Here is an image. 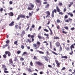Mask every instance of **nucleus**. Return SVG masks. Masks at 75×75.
I'll use <instances>...</instances> for the list:
<instances>
[{
	"label": "nucleus",
	"instance_id": "15",
	"mask_svg": "<svg viewBox=\"0 0 75 75\" xmlns=\"http://www.w3.org/2000/svg\"><path fill=\"white\" fill-rule=\"evenodd\" d=\"M36 1L37 3H39L40 4H41V1L40 0H36Z\"/></svg>",
	"mask_w": 75,
	"mask_h": 75
},
{
	"label": "nucleus",
	"instance_id": "27",
	"mask_svg": "<svg viewBox=\"0 0 75 75\" xmlns=\"http://www.w3.org/2000/svg\"><path fill=\"white\" fill-rule=\"evenodd\" d=\"M73 4V2H71L69 4V7H70L71 6V5H72Z\"/></svg>",
	"mask_w": 75,
	"mask_h": 75
},
{
	"label": "nucleus",
	"instance_id": "63",
	"mask_svg": "<svg viewBox=\"0 0 75 75\" xmlns=\"http://www.w3.org/2000/svg\"><path fill=\"white\" fill-rule=\"evenodd\" d=\"M48 67L49 68H52V66L50 65H48Z\"/></svg>",
	"mask_w": 75,
	"mask_h": 75
},
{
	"label": "nucleus",
	"instance_id": "30",
	"mask_svg": "<svg viewBox=\"0 0 75 75\" xmlns=\"http://www.w3.org/2000/svg\"><path fill=\"white\" fill-rule=\"evenodd\" d=\"M44 30L45 31H46V32H47V33H48V32L49 31V30H48L46 29H44Z\"/></svg>",
	"mask_w": 75,
	"mask_h": 75
},
{
	"label": "nucleus",
	"instance_id": "23",
	"mask_svg": "<svg viewBox=\"0 0 75 75\" xmlns=\"http://www.w3.org/2000/svg\"><path fill=\"white\" fill-rule=\"evenodd\" d=\"M27 54V52H24L22 54V56H23L24 55H25V54Z\"/></svg>",
	"mask_w": 75,
	"mask_h": 75
},
{
	"label": "nucleus",
	"instance_id": "51",
	"mask_svg": "<svg viewBox=\"0 0 75 75\" xmlns=\"http://www.w3.org/2000/svg\"><path fill=\"white\" fill-rule=\"evenodd\" d=\"M30 38H34V35H30Z\"/></svg>",
	"mask_w": 75,
	"mask_h": 75
},
{
	"label": "nucleus",
	"instance_id": "20",
	"mask_svg": "<svg viewBox=\"0 0 75 75\" xmlns=\"http://www.w3.org/2000/svg\"><path fill=\"white\" fill-rule=\"evenodd\" d=\"M52 13H54H54H57V10L55 9H54L52 11Z\"/></svg>",
	"mask_w": 75,
	"mask_h": 75
},
{
	"label": "nucleus",
	"instance_id": "25",
	"mask_svg": "<svg viewBox=\"0 0 75 75\" xmlns=\"http://www.w3.org/2000/svg\"><path fill=\"white\" fill-rule=\"evenodd\" d=\"M20 60L21 61H23L24 60V59L23 57H21L20 58Z\"/></svg>",
	"mask_w": 75,
	"mask_h": 75
},
{
	"label": "nucleus",
	"instance_id": "58",
	"mask_svg": "<svg viewBox=\"0 0 75 75\" xmlns=\"http://www.w3.org/2000/svg\"><path fill=\"white\" fill-rule=\"evenodd\" d=\"M7 71V69L6 68H4V71Z\"/></svg>",
	"mask_w": 75,
	"mask_h": 75
},
{
	"label": "nucleus",
	"instance_id": "34",
	"mask_svg": "<svg viewBox=\"0 0 75 75\" xmlns=\"http://www.w3.org/2000/svg\"><path fill=\"white\" fill-rule=\"evenodd\" d=\"M64 18H65L66 19V18H68V15H65L64 16Z\"/></svg>",
	"mask_w": 75,
	"mask_h": 75
},
{
	"label": "nucleus",
	"instance_id": "21",
	"mask_svg": "<svg viewBox=\"0 0 75 75\" xmlns=\"http://www.w3.org/2000/svg\"><path fill=\"white\" fill-rule=\"evenodd\" d=\"M54 40H57V39H59V38L58 37H55V36H54Z\"/></svg>",
	"mask_w": 75,
	"mask_h": 75
},
{
	"label": "nucleus",
	"instance_id": "45",
	"mask_svg": "<svg viewBox=\"0 0 75 75\" xmlns=\"http://www.w3.org/2000/svg\"><path fill=\"white\" fill-rule=\"evenodd\" d=\"M64 28H65L66 30H68V27H64Z\"/></svg>",
	"mask_w": 75,
	"mask_h": 75
},
{
	"label": "nucleus",
	"instance_id": "61",
	"mask_svg": "<svg viewBox=\"0 0 75 75\" xmlns=\"http://www.w3.org/2000/svg\"><path fill=\"white\" fill-rule=\"evenodd\" d=\"M68 20H69V21H72V19H71L70 18H69L68 19Z\"/></svg>",
	"mask_w": 75,
	"mask_h": 75
},
{
	"label": "nucleus",
	"instance_id": "33",
	"mask_svg": "<svg viewBox=\"0 0 75 75\" xmlns=\"http://www.w3.org/2000/svg\"><path fill=\"white\" fill-rule=\"evenodd\" d=\"M66 69V68L65 67H63V68L61 69V71H62L64 70H65Z\"/></svg>",
	"mask_w": 75,
	"mask_h": 75
},
{
	"label": "nucleus",
	"instance_id": "38",
	"mask_svg": "<svg viewBox=\"0 0 75 75\" xmlns=\"http://www.w3.org/2000/svg\"><path fill=\"white\" fill-rule=\"evenodd\" d=\"M58 5H59V6H61L62 5V3L61 2H59L58 4Z\"/></svg>",
	"mask_w": 75,
	"mask_h": 75
},
{
	"label": "nucleus",
	"instance_id": "10",
	"mask_svg": "<svg viewBox=\"0 0 75 75\" xmlns=\"http://www.w3.org/2000/svg\"><path fill=\"white\" fill-rule=\"evenodd\" d=\"M55 61L57 67H59V65H60V63L58 61V60H55Z\"/></svg>",
	"mask_w": 75,
	"mask_h": 75
},
{
	"label": "nucleus",
	"instance_id": "41",
	"mask_svg": "<svg viewBox=\"0 0 75 75\" xmlns=\"http://www.w3.org/2000/svg\"><path fill=\"white\" fill-rule=\"evenodd\" d=\"M29 15L30 17H31V16H32V14H31V13H30L29 12Z\"/></svg>",
	"mask_w": 75,
	"mask_h": 75
},
{
	"label": "nucleus",
	"instance_id": "35",
	"mask_svg": "<svg viewBox=\"0 0 75 75\" xmlns=\"http://www.w3.org/2000/svg\"><path fill=\"white\" fill-rule=\"evenodd\" d=\"M47 55H50V53L48 51H47L46 52Z\"/></svg>",
	"mask_w": 75,
	"mask_h": 75
},
{
	"label": "nucleus",
	"instance_id": "1",
	"mask_svg": "<svg viewBox=\"0 0 75 75\" xmlns=\"http://www.w3.org/2000/svg\"><path fill=\"white\" fill-rule=\"evenodd\" d=\"M30 7L28 6L27 9L28 10H33V8L34 7V4H32L31 3H30Z\"/></svg>",
	"mask_w": 75,
	"mask_h": 75
},
{
	"label": "nucleus",
	"instance_id": "3",
	"mask_svg": "<svg viewBox=\"0 0 75 75\" xmlns=\"http://www.w3.org/2000/svg\"><path fill=\"white\" fill-rule=\"evenodd\" d=\"M41 45V43L39 41L37 42L36 43V44H34L33 45V46L35 47H39L40 46V45Z\"/></svg>",
	"mask_w": 75,
	"mask_h": 75
},
{
	"label": "nucleus",
	"instance_id": "42",
	"mask_svg": "<svg viewBox=\"0 0 75 75\" xmlns=\"http://www.w3.org/2000/svg\"><path fill=\"white\" fill-rule=\"evenodd\" d=\"M4 73H5V74H7V73H9V72L8 71H4Z\"/></svg>",
	"mask_w": 75,
	"mask_h": 75
},
{
	"label": "nucleus",
	"instance_id": "43",
	"mask_svg": "<svg viewBox=\"0 0 75 75\" xmlns=\"http://www.w3.org/2000/svg\"><path fill=\"white\" fill-rule=\"evenodd\" d=\"M62 33H63V34H67V32L63 30L62 31Z\"/></svg>",
	"mask_w": 75,
	"mask_h": 75
},
{
	"label": "nucleus",
	"instance_id": "39",
	"mask_svg": "<svg viewBox=\"0 0 75 75\" xmlns=\"http://www.w3.org/2000/svg\"><path fill=\"white\" fill-rule=\"evenodd\" d=\"M20 53H21V51L20 50H18L17 52V53L18 54H20Z\"/></svg>",
	"mask_w": 75,
	"mask_h": 75
},
{
	"label": "nucleus",
	"instance_id": "44",
	"mask_svg": "<svg viewBox=\"0 0 75 75\" xmlns=\"http://www.w3.org/2000/svg\"><path fill=\"white\" fill-rule=\"evenodd\" d=\"M27 40H28V41L30 43H31V41L30 40V39H28Z\"/></svg>",
	"mask_w": 75,
	"mask_h": 75
},
{
	"label": "nucleus",
	"instance_id": "53",
	"mask_svg": "<svg viewBox=\"0 0 75 75\" xmlns=\"http://www.w3.org/2000/svg\"><path fill=\"white\" fill-rule=\"evenodd\" d=\"M10 4H13V2L11 1H9Z\"/></svg>",
	"mask_w": 75,
	"mask_h": 75
},
{
	"label": "nucleus",
	"instance_id": "52",
	"mask_svg": "<svg viewBox=\"0 0 75 75\" xmlns=\"http://www.w3.org/2000/svg\"><path fill=\"white\" fill-rule=\"evenodd\" d=\"M22 66H25V64H24V62H22Z\"/></svg>",
	"mask_w": 75,
	"mask_h": 75
},
{
	"label": "nucleus",
	"instance_id": "40",
	"mask_svg": "<svg viewBox=\"0 0 75 75\" xmlns=\"http://www.w3.org/2000/svg\"><path fill=\"white\" fill-rule=\"evenodd\" d=\"M14 61H17L18 59H17V58L16 57H15L14 59Z\"/></svg>",
	"mask_w": 75,
	"mask_h": 75
},
{
	"label": "nucleus",
	"instance_id": "62",
	"mask_svg": "<svg viewBox=\"0 0 75 75\" xmlns=\"http://www.w3.org/2000/svg\"><path fill=\"white\" fill-rule=\"evenodd\" d=\"M28 71L29 72H31V69L30 68L28 69Z\"/></svg>",
	"mask_w": 75,
	"mask_h": 75
},
{
	"label": "nucleus",
	"instance_id": "60",
	"mask_svg": "<svg viewBox=\"0 0 75 75\" xmlns=\"http://www.w3.org/2000/svg\"><path fill=\"white\" fill-rule=\"evenodd\" d=\"M43 4H47V2H43Z\"/></svg>",
	"mask_w": 75,
	"mask_h": 75
},
{
	"label": "nucleus",
	"instance_id": "64",
	"mask_svg": "<svg viewBox=\"0 0 75 75\" xmlns=\"http://www.w3.org/2000/svg\"><path fill=\"white\" fill-rule=\"evenodd\" d=\"M62 47H60V49L59 50V51H62Z\"/></svg>",
	"mask_w": 75,
	"mask_h": 75
},
{
	"label": "nucleus",
	"instance_id": "16",
	"mask_svg": "<svg viewBox=\"0 0 75 75\" xmlns=\"http://www.w3.org/2000/svg\"><path fill=\"white\" fill-rule=\"evenodd\" d=\"M68 15H70L71 17H73L74 15L71 12H69L68 13H67Z\"/></svg>",
	"mask_w": 75,
	"mask_h": 75
},
{
	"label": "nucleus",
	"instance_id": "22",
	"mask_svg": "<svg viewBox=\"0 0 75 75\" xmlns=\"http://www.w3.org/2000/svg\"><path fill=\"white\" fill-rule=\"evenodd\" d=\"M51 51L52 52V53H53V54H54V55H58V54L56 53L55 52L52 51Z\"/></svg>",
	"mask_w": 75,
	"mask_h": 75
},
{
	"label": "nucleus",
	"instance_id": "8",
	"mask_svg": "<svg viewBox=\"0 0 75 75\" xmlns=\"http://www.w3.org/2000/svg\"><path fill=\"white\" fill-rule=\"evenodd\" d=\"M5 53L6 55H7L8 54V57H10L11 56V53L9 51H6L5 52Z\"/></svg>",
	"mask_w": 75,
	"mask_h": 75
},
{
	"label": "nucleus",
	"instance_id": "13",
	"mask_svg": "<svg viewBox=\"0 0 75 75\" xmlns=\"http://www.w3.org/2000/svg\"><path fill=\"white\" fill-rule=\"evenodd\" d=\"M38 38L39 39H43V40H45V38L44 37H41L40 35H38Z\"/></svg>",
	"mask_w": 75,
	"mask_h": 75
},
{
	"label": "nucleus",
	"instance_id": "50",
	"mask_svg": "<svg viewBox=\"0 0 75 75\" xmlns=\"http://www.w3.org/2000/svg\"><path fill=\"white\" fill-rule=\"evenodd\" d=\"M18 25H16L15 26V27L16 29H17L18 28Z\"/></svg>",
	"mask_w": 75,
	"mask_h": 75
},
{
	"label": "nucleus",
	"instance_id": "46",
	"mask_svg": "<svg viewBox=\"0 0 75 75\" xmlns=\"http://www.w3.org/2000/svg\"><path fill=\"white\" fill-rule=\"evenodd\" d=\"M41 26H40L39 28H38V31H40V30L41 29Z\"/></svg>",
	"mask_w": 75,
	"mask_h": 75
},
{
	"label": "nucleus",
	"instance_id": "19",
	"mask_svg": "<svg viewBox=\"0 0 75 75\" xmlns=\"http://www.w3.org/2000/svg\"><path fill=\"white\" fill-rule=\"evenodd\" d=\"M62 58H64L65 59H67L68 57L66 56H62L61 57Z\"/></svg>",
	"mask_w": 75,
	"mask_h": 75
},
{
	"label": "nucleus",
	"instance_id": "18",
	"mask_svg": "<svg viewBox=\"0 0 75 75\" xmlns=\"http://www.w3.org/2000/svg\"><path fill=\"white\" fill-rule=\"evenodd\" d=\"M56 44L57 47H59V46H60V43L58 42H57L56 43Z\"/></svg>",
	"mask_w": 75,
	"mask_h": 75
},
{
	"label": "nucleus",
	"instance_id": "32",
	"mask_svg": "<svg viewBox=\"0 0 75 75\" xmlns=\"http://www.w3.org/2000/svg\"><path fill=\"white\" fill-rule=\"evenodd\" d=\"M39 52L40 54H44V52L41 51H39Z\"/></svg>",
	"mask_w": 75,
	"mask_h": 75
},
{
	"label": "nucleus",
	"instance_id": "57",
	"mask_svg": "<svg viewBox=\"0 0 75 75\" xmlns=\"http://www.w3.org/2000/svg\"><path fill=\"white\" fill-rule=\"evenodd\" d=\"M3 8H1L0 9V11H1V12L3 11Z\"/></svg>",
	"mask_w": 75,
	"mask_h": 75
},
{
	"label": "nucleus",
	"instance_id": "28",
	"mask_svg": "<svg viewBox=\"0 0 75 75\" xmlns=\"http://www.w3.org/2000/svg\"><path fill=\"white\" fill-rule=\"evenodd\" d=\"M44 35H45V36H47L46 38H47L49 36V35H48V34H46V33H45Z\"/></svg>",
	"mask_w": 75,
	"mask_h": 75
},
{
	"label": "nucleus",
	"instance_id": "4",
	"mask_svg": "<svg viewBox=\"0 0 75 75\" xmlns=\"http://www.w3.org/2000/svg\"><path fill=\"white\" fill-rule=\"evenodd\" d=\"M56 10L57 11V12L59 13V14H61V15H63V13H62V12H60V11H61V10H60V9H59V8L58 6H56Z\"/></svg>",
	"mask_w": 75,
	"mask_h": 75
},
{
	"label": "nucleus",
	"instance_id": "29",
	"mask_svg": "<svg viewBox=\"0 0 75 75\" xmlns=\"http://www.w3.org/2000/svg\"><path fill=\"white\" fill-rule=\"evenodd\" d=\"M30 65L31 67H33V62L31 61L30 63Z\"/></svg>",
	"mask_w": 75,
	"mask_h": 75
},
{
	"label": "nucleus",
	"instance_id": "36",
	"mask_svg": "<svg viewBox=\"0 0 75 75\" xmlns=\"http://www.w3.org/2000/svg\"><path fill=\"white\" fill-rule=\"evenodd\" d=\"M54 13H52V14L51 15V16L52 18H53V17H54Z\"/></svg>",
	"mask_w": 75,
	"mask_h": 75
},
{
	"label": "nucleus",
	"instance_id": "26",
	"mask_svg": "<svg viewBox=\"0 0 75 75\" xmlns=\"http://www.w3.org/2000/svg\"><path fill=\"white\" fill-rule=\"evenodd\" d=\"M25 34V32L24 30H22V34H23V35H24V34Z\"/></svg>",
	"mask_w": 75,
	"mask_h": 75
},
{
	"label": "nucleus",
	"instance_id": "31",
	"mask_svg": "<svg viewBox=\"0 0 75 75\" xmlns=\"http://www.w3.org/2000/svg\"><path fill=\"white\" fill-rule=\"evenodd\" d=\"M33 59H36V60H37L38 59L37 57H36L35 56H34Z\"/></svg>",
	"mask_w": 75,
	"mask_h": 75
},
{
	"label": "nucleus",
	"instance_id": "6",
	"mask_svg": "<svg viewBox=\"0 0 75 75\" xmlns=\"http://www.w3.org/2000/svg\"><path fill=\"white\" fill-rule=\"evenodd\" d=\"M43 58H44L45 60L47 62L48 61L50 60V57L48 56L47 57L46 56H43Z\"/></svg>",
	"mask_w": 75,
	"mask_h": 75
},
{
	"label": "nucleus",
	"instance_id": "17",
	"mask_svg": "<svg viewBox=\"0 0 75 75\" xmlns=\"http://www.w3.org/2000/svg\"><path fill=\"white\" fill-rule=\"evenodd\" d=\"M50 6V4H47V5H46L45 6V8H48V7H49Z\"/></svg>",
	"mask_w": 75,
	"mask_h": 75
},
{
	"label": "nucleus",
	"instance_id": "24",
	"mask_svg": "<svg viewBox=\"0 0 75 75\" xmlns=\"http://www.w3.org/2000/svg\"><path fill=\"white\" fill-rule=\"evenodd\" d=\"M18 42H17V41H16L14 42V44H15L16 45H18V44H17Z\"/></svg>",
	"mask_w": 75,
	"mask_h": 75
},
{
	"label": "nucleus",
	"instance_id": "55",
	"mask_svg": "<svg viewBox=\"0 0 75 75\" xmlns=\"http://www.w3.org/2000/svg\"><path fill=\"white\" fill-rule=\"evenodd\" d=\"M29 27H30V26H29L26 29V31H28V29H29Z\"/></svg>",
	"mask_w": 75,
	"mask_h": 75
},
{
	"label": "nucleus",
	"instance_id": "2",
	"mask_svg": "<svg viewBox=\"0 0 75 75\" xmlns=\"http://www.w3.org/2000/svg\"><path fill=\"white\" fill-rule=\"evenodd\" d=\"M25 18V16L23 14H21L18 15V18H17V20H20V18Z\"/></svg>",
	"mask_w": 75,
	"mask_h": 75
},
{
	"label": "nucleus",
	"instance_id": "11",
	"mask_svg": "<svg viewBox=\"0 0 75 75\" xmlns=\"http://www.w3.org/2000/svg\"><path fill=\"white\" fill-rule=\"evenodd\" d=\"M8 15L9 16H14V14L12 12H11L9 13H8Z\"/></svg>",
	"mask_w": 75,
	"mask_h": 75
},
{
	"label": "nucleus",
	"instance_id": "49",
	"mask_svg": "<svg viewBox=\"0 0 75 75\" xmlns=\"http://www.w3.org/2000/svg\"><path fill=\"white\" fill-rule=\"evenodd\" d=\"M65 22H68L69 21V20L67 19V20H66L65 21Z\"/></svg>",
	"mask_w": 75,
	"mask_h": 75
},
{
	"label": "nucleus",
	"instance_id": "56",
	"mask_svg": "<svg viewBox=\"0 0 75 75\" xmlns=\"http://www.w3.org/2000/svg\"><path fill=\"white\" fill-rule=\"evenodd\" d=\"M74 29H75V28H74V27H73L71 28V30H72V31H73V30H74Z\"/></svg>",
	"mask_w": 75,
	"mask_h": 75
},
{
	"label": "nucleus",
	"instance_id": "12",
	"mask_svg": "<svg viewBox=\"0 0 75 75\" xmlns=\"http://www.w3.org/2000/svg\"><path fill=\"white\" fill-rule=\"evenodd\" d=\"M47 27L48 28L49 30L50 31V35H52L53 34V33H52V30H51V28H50V27H49V26H48Z\"/></svg>",
	"mask_w": 75,
	"mask_h": 75
},
{
	"label": "nucleus",
	"instance_id": "48",
	"mask_svg": "<svg viewBox=\"0 0 75 75\" xmlns=\"http://www.w3.org/2000/svg\"><path fill=\"white\" fill-rule=\"evenodd\" d=\"M9 42H10V41H9V40H7L6 41V44H8L9 43Z\"/></svg>",
	"mask_w": 75,
	"mask_h": 75
},
{
	"label": "nucleus",
	"instance_id": "7",
	"mask_svg": "<svg viewBox=\"0 0 75 75\" xmlns=\"http://www.w3.org/2000/svg\"><path fill=\"white\" fill-rule=\"evenodd\" d=\"M9 62L10 63H11V65H12L13 67H15V65H14V64H13V60H12V59H10L9 60Z\"/></svg>",
	"mask_w": 75,
	"mask_h": 75
},
{
	"label": "nucleus",
	"instance_id": "54",
	"mask_svg": "<svg viewBox=\"0 0 75 75\" xmlns=\"http://www.w3.org/2000/svg\"><path fill=\"white\" fill-rule=\"evenodd\" d=\"M36 10L37 11H38L40 10V8H39L38 7L37 9H36Z\"/></svg>",
	"mask_w": 75,
	"mask_h": 75
},
{
	"label": "nucleus",
	"instance_id": "5",
	"mask_svg": "<svg viewBox=\"0 0 75 75\" xmlns=\"http://www.w3.org/2000/svg\"><path fill=\"white\" fill-rule=\"evenodd\" d=\"M36 64L39 65V66H42L43 64L42 63L39 62V61H36L35 62Z\"/></svg>",
	"mask_w": 75,
	"mask_h": 75
},
{
	"label": "nucleus",
	"instance_id": "47",
	"mask_svg": "<svg viewBox=\"0 0 75 75\" xmlns=\"http://www.w3.org/2000/svg\"><path fill=\"white\" fill-rule=\"evenodd\" d=\"M72 54H73V51H72V49H71V52L69 54L70 55H72Z\"/></svg>",
	"mask_w": 75,
	"mask_h": 75
},
{
	"label": "nucleus",
	"instance_id": "14",
	"mask_svg": "<svg viewBox=\"0 0 75 75\" xmlns=\"http://www.w3.org/2000/svg\"><path fill=\"white\" fill-rule=\"evenodd\" d=\"M14 21H12L10 24L9 25V26H11L14 25Z\"/></svg>",
	"mask_w": 75,
	"mask_h": 75
},
{
	"label": "nucleus",
	"instance_id": "59",
	"mask_svg": "<svg viewBox=\"0 0 75 75\" xmlns=\"http://www.w3.org/2000/svg\"><path fill=\"white\" fill-rule=\"evenodd\" d=\"M57 22L59 23H60V21L59 19H57Z\"/></svg>",
	"mask_w": 75,
	"mask_h": 75
},
{
	"label": "nucleus",
	"instance_id": "9",
	"mask_svg": "<svg viewBox=\"0 0 75 75\" xmlns=\"http://www.w3.org/2000/svg\"><path fill=\"white\" fill-rule=\"evenodd\" d=\"M45 13H46L47 14V16H46V18L48 17L49 16H50V12L49 11L45 12Z\"/></svg>",
	"mask_w": 75,
	"mask_h": 75
},
{
	"label": "nucleus",
	"instance_id": "37",
	"mask_svg": "<svg viewBox=\"0 0 75 75\" xmlns=\"http://www.w3.org/2000/svg\"><path fill=\"white\" fill-rule=\"evenodd\" d=\"M6 54H4L3 55V57H4V58H6Z\"/></svg>",
	"mask_w": 75,
	"mask_h": 75
}]
</instances>
